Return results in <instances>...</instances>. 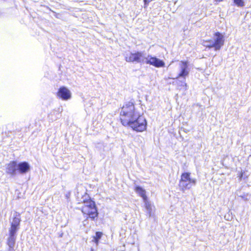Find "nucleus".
Returning a JSON list of instances; mask_svg holds the SVG:
<instances>
[{
	"mask_svg": "<svg viewBox=\"0 0 251 251\" xmlns=\"http://www.w3.org/2000/svg\"><path fill=\"white\" fill-rule=\"evenodd\" d=\"M139 113L132 102H126L123 105L120 112V119L122 124L127 126Z\"/></svg>",
	"mask_w": 251,
	"mask_h": 251,
	"instance_id": "1",
	"label": "nucleus"
},
{
	"mask_svg": "<svg viewBox=\"0 0 251 251\" xmlns=\"http://www.w3.org/2000/svg\"><path fill=\"white\" fill-rule=\"evenodd\" d=\"M81 210L83 215L87 218L94 220L98 216V212L95 203L91 200L84 201L83 205Z\"/></svg>",
	"mask_w": 251,
	"mask_h": 251,
	"instance_id": "2",
	"label": "nucleus"
},
{
	"mask_svg": "<svg viewBox=\"0 0 251 251\" xmlns=\"http://www.w3.org/2000/svg\"><path fill=\"white\" fill-rule=\"evenodd\" d=\"M127 126H130L134 130L142 132L147 128V122L145 117L139 113L137 117L132 120Z\"/></svg>",
	"mask_w": 251,
	"mask_h": 251,
	"instance_id": "3",
	"label": "nucleus"
},
{
	"mask_svg": "<svg viewBox=\"0 0 251 251\" xmlns=\"http://www.w3.org/2000/svg\"><path fill=\"white\" fill-rule=\"evenodd\" d=\"M196 180L191 177V173L185 172L181 174L179 182V187L182 191L189 189L193 185H195Z\"/></svg>",
	"mask_w": 251,
	"mask_h": 251,
	"instance_id": "4",
	"label": "nucleus"
},
{
	"mask_svg": "<svg viewBox=\"0 0 251 251\" xmlns=\"http://www.w3.org/2000/svg\"><path fill=\"white\" fill-rule=\"evenodd\" d=\"M190 72V63L188 60H182L178 63V71L176 78L185 79Z\"/></svg>",
	"mask_w": 251,
	"mask_h": 251,
	"instance_id": "5",
	"label": "nucleus"
},
{
	"mask_svg": "<svg viewBox=\"0 0 251 251\" xmlns=\"http://www.w3.org/2000/svg\"><path fill=\"white\" fill-rule=\"evenodd\" d=\"M125 60L127 62H136L138 63L144 62L145 59L144 54L142 52L135 53L126 52L125 54Z\"/></svg>",
	"mask_w": 251,
	"mask_h": 251,
	"instance_id": "6",
	"label": "nucleus"
},
{
	"mask_svg": "<svg viewBox=\"0 0 251 251\" xmlns=\"http://www.w3.org/2000/svg\"><path fill=\"white\" fill-rule=\"evenodd\" d=\"M58 98L63 100H68L72 98V94L71 90L66 86H61L56 93Z\"/></svg>",
	"mask_w": 251,
	"mask_h": 251,
	"instance_id": "7",
	"label": "nucleus"
},
{
	"mask_svg": "<svg viewBox=\"0 0 251 251\" xmlns=\"http://www.w3.org/2000/svg\"><path fill=\"white\" fill-rule=\"evenodd\" d=\"M144 62L156 68L164 67L165 64L163 60L151 55H148L147 57H145Z\"/></svg>",
	"mask_w": 251,
	"mask_h": 251,
	"instance_id": "8",
	"label": "nucleus"
},
{
	"mask_svg": "<svg viewBox=\"0 0 251 251\" xmlns=\"http://www.w3.org/2000/svg\"><path fill=\"white\" fill-rule=\"evenodd\" d=\"M213 42L214 43L215 50H219L224 44V36L219 33H216L213 37Z\"/></svg>",
	"mask_w": 251,
	"mask_h": 251,
	"instance_id": "9",
	"label": "nucleus"
},
{
	"mask_svg": "<svg viewBox=\"0 0 251 251\" xmlns=\"http://www.w3.org/2000/svg\"><path fill=\"white\" fill-rule=\"evenodd\" d=\"M17 172L20 174H26L30 170V166L26 162H23L18 164Z\"/></svg>",
	"mask_w": 251,
	"mask_h": 251,
	"instance_id": "10",
	"label": "nucleus"
},
{
	"mask_svg": "<svg viewBox=\"0 0 251 251\" xmlns=\"http://www.w3.org/2000/svg\"><path fill=\"white\" fill-rule=\"evenodd\" d=\"M18 164L15 162H10L7 167V172L11 175H15L18 170Z\"/></svg>",
	"mask_w": 251,
	"mask_h": 251,
	"instance_id": "11",
	"label": "nucleus"
},
{
	"mask_svg": "<svg viewBox=\"0 0 251 251\" xmlns=\"http://www.w3.org/2000/svg\"><path fill=\"white\" fill-rule=\"evenodd\" d=\"M135 191L137 194L139 195L144 200L147 199L146 195V191L140 186H136L134 189Z\"/></svg>",
	"mask_w": 251,
	"mask_h": 251,
	"instance_id": "12",
	"label": "nucleus"
},
{
	"mask_svg": "<svg viewBox=\"0 0 251 251\" xmlns=\"http://www.w3.org/2000/svg\"><path fill=\"white\" fill-rule=\"evenodd\" d=\"M145 208L148 211L150 216L151 215L152 212L154 210V206L149 201H148L147 199L144 200Z\"/></svg>",
	"mask_w": 251,
	"mask_h": 251,
	"instance_id": "13",
	"label": "nucleus"
},
{
	"mask_svg": "<svg viewBox=\"0 0 251 251\" xmlns=\"http://www.w3.org/2000/svg\"><path fill=\"white\" fill-rule=\"evenodd\" d=\"M15 240V236L9 235V237L7 240V244L10 248L13 249L14 247Z\"/></svg>",
	"mask_w": 251,
	"mask_h": 251,
	"instance_id": "14",
	"label": "nucleus"
},
{
	"mask_svg": "<svg viewBox=\"0 0 251 251\" xmlns=\"http://www.w3.org/2000/svg\"><path fill=\"white\" fill-rule=\"evenodd\" d=\"M102 236V233L101 232H97L96 233V235L93 236V239L92 240L93 242H95L97 246L98 245L99 240L101 238Z\"/></svg>",
	"mask_w": 251,
	"mask_h": 251,
	"instance_id": "15",
	"label": "nucleus"
},
{
	"mask_svg": "<svg viewBox=\"0 0 251 251\" xmlns=\"http://www.w3.org/2000/svg\"><path fill=\"white\" fill-rule=\"evenodd\" d=\"M202 44L203 46H204L205 47L211 48H214V43L213 42L212 40H203L202 41Z\"/></svg>",
	"mask_w": 251,
	"mask_h": 251,
	"instance_id": "16",
	"label": "nucleus"
},
{
	"mask_svg": "<svg viewBox=\"0 0 251 251\" xmlns=\"http://www.w3.org/2000/svg\"><path fill=\"white\" fill-rule=\"evenodd\" d=\"M18 229V227L11 225V227L9 229V235L15 236L16 232L17 231Z\"/></svg>",
	"mask_w": 251,
	"mask_h": 251,
	"instance_id": "17",
	"label": "nucleus"
},
{
	"mask_svg": "<svg viewBox=\"0 0 251 251\" xmlns=\"http://www.w3.org/2000/svg\"><path fill=\"white\" fill-rule=\"evenodd\" d=\"M20 221L21 220L19 217H15L13 219L11 225L19 227Z\"/></svg>",
	"mask_w": 251,
	"mask_h": 251,
	"instance_id": "18",
	"label": "nucleus"
},
{
	"mask_svg": "<svg viewBox=\"0 0 251 251\" xmlns=\"http://www.w3.org/2000/svg\"><path fill=\"white\" fill-rule=\"evenodd\" d=\"M234 4L238 7H243L245 5V2L243 0H233Z\"/></svg>",
	"mask_w": 251,
	"mask_h": 251,
	"instance_id": "19",
	"label": "nucleus"
},
{
	"mask_svg": "<svg viewBox=\"0 0 251 251\" xmlns=\"http://www.w3.org/2000/svg\"><path fill=\"white\" fill-rule=\"evenodd\" d=\"M152 0H144L145 4H148L150 2H151Z\"/></svg>",
	"mask_w": 251,
	"mask_h": 251,
	"instance_id": "20",
	"label": "nucleus"
}]
</instances>
